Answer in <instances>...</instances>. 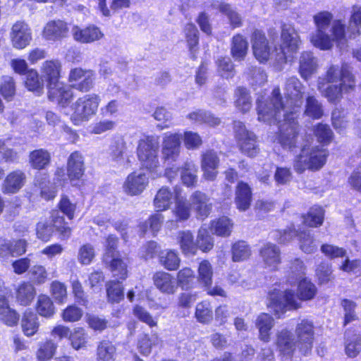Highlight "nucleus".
<instances>
[{
  "label": "nucleus",
  "instance_id": "obj_1",
  "mask_svg": "<svg viewBox=\"0 0 361 361\" xmlns=\"http://www.w3.org/2000/svg\"><path fill=\"white\" fill-rule=\"evenodd\" d=\"M304 86L296 77L288 78L284 95L286 104L281 99L280 89L275 87L269 98L262 97L257 100L259 121L267 124H279L278 142L283 149L293 151L296 147L298 134L297 118L303 104Z\"/></svg>",
  "mask_w": 361,
  "mask_h": 361
},
{
  "label": "nucleus",
  "instance_id": "obj_2",
  "mask_svg": "<svg viewBox=\"0 0 361 361\" xmlns=\"http://www.w3.org/2000/svg\"><path fill=\"white\" fill-rule=\"evenodd\" d=\"M317 293L314 284L306 279L301 280L298 284V297L291 290L281 292L274 289L269 294L270 302L269 307L280 317L286 310H296L300 307L298 299L308 300L312 299Z\"/></svg>",
  "mask_w": 361,
  "mask_h": 361
},
{
  "label": "nucleus",
  "instance_id": "obj_3",
  "mask_svg": "<svg viewBox=\"0 0 361 361\" xmlns=\"http://www.w3.org/2000/svg\"><path fill=\"white\" fill-rule=\"evenodd\" d=\"M327 155L326 149L318 146L304 145L293 161V169L298 173H303L306 169L317 171L325 164Z\"/></svg>",
  "mask_w": 361,
  "mask_h": 361
},
{
  "label": "nucleus",
  "instance_id": "obj_4",
  "mask_svg": "<svg viewBox=\"0 0 361 361\" xmlns=\"http://www.w3.org/2000/svg\"><path fill=\"white\" fill-rule=\"evenodd\" d=\"M159 142L157 137L147 135L139 140L137 156L141 166L151 171H156L160 166Z\"/></svg>",
  "mask_w": 361,
  "mask_h": 361
},
{
  "label": "nucleus",
  "instance_id": "obj_5",
  "mask_svg": "<svg viewBox=\"0 0 361 361\" xmlns=\"http://www.w3.org/2000/svg\"><path fill=\"white\" fill-rule=\"evenodd\" d=\"M301 44L300 37L295 27L288 24H284L281 27V44L279 48L275 47V62L281 66L288 61V58L296 53Z\"/></svg>",
  "mask_w": 361,
  "mask_h": 361
},
{
  "label": "nucleus",
  "instance_id": "obj_6",
  "mask_svg": "<svg viewBox=\"0 0 361 361\" xmlns=\"http://www.w3.org/2000/svg\"><path fill=\"white\" fill-rule=\"evenodd\" d=\"M101 102L99 95L91 93L79 97L71 106L73 111L71 121L76 126L87 121L96 114Z\"/></svg>",
  "mask_w": 361,
  "mask_h": 361
},
{
  "label": "nucleus",
  "instance_id": "obj_7",
  "mask_svg": "<svg viewBox=\"0 0 361 361\" xmlns=\"http://www.w3.org/2000/svg\"><path fill=\"white\" fill-rule=\"evenodd\" d=\"M333 19V14L327 11L317 13L313 16L316 30L310 36L311 43L322 50L331 49V39L327 30Z\"/></svg>",
  "mask_w": 361,
  "mask_h": 361
},
{
  "label": "nucleus",
  "instance_id": "obj_8",
  "mask_svg": "<svg viewBox=\"0 0 361 361\" xmlns=\"http://www.w3.org/2000/svg\"><path fill=\"white\" fill-rule=\"evenodd\" d=\"M324 82L322 78L317 80V89L325 97L328 102L334 104L338 103L343 98V94H348L353 92L355 87V82H340L339 84Z\"/></svg>",
  "mask_w": 361,
  "mask_h": 361
},
{
  "label": "nucleus",
  "instance_id": "obj_9",
  "mask_svg": "<svg viewBox=\"0 0 361 361\" xmlns=\"http://www.w3.org/2000/svg\"><path fill=\"white\" fill-rule=\"evenodd\" d=\"M234 132L242 152L255 157L259 152L255 135L248 131L240 121L234 122Z\"/></svg>",
  "mask_w": 361,
  "mask_h": 361
},
{
  "label": "nucleus",
  "instance_id": "obj_10",
  "mask_svg": "<svg viewBox=\"0 0 361 361\" xmlns=\"http://www.w3.org/2000/svg\"><path fill=\"white\" fill-rule=\"evenodd\" d=\"M252 49L254 56L260 63L276 59L275 49L271 51L268 40L262 31L255 30L251 37Z\"/></svg>",
  "mask_w": 361,
  "mask_h": 361
},
{
  "label": "nucleus",
  "instance_id": "obj_11",
  "mask_svg": "<svg viewBox=\"0 0 361 361\" xmlns=\"http://www.w3.org/2000/svg\"><path fill=\"white\" fill-rule=\"evenodd\" d=\"M182 135L167 132L163 135L161 142L162 159L169 163L174 162L180 153Z\"/></svg>",
  "mask_w": 361,
  "mask_h": 361
},
{
  "label": "nucleus",
  "instance_id": "obj_12",
  "mask_svg": "<svg viewBox=\"0 0 361 361\" xmlns=\"http://www.w3.org/2000/svg\"><path fill=\"white\" fill-rule=\"evenodd\" d=\"M94 72L90 69L75 68L71 70L68 81L76 90L86 92L94 86Z\"/></svg>",
  "mask_w": 361,
  "mask_h": 361
},
{
  "label": "nucleus",
  "instance_id": "obj_13",
  "mask_svg": "<svg viewBox=\"0 0 361 361\" xmlns=\"http://www.w3.org/2000/svg\"><path fill=\"white\" fill-rule=\"evenodd\" d=\"M297 345L302 353L307 354L312 348L314 326L312 322L304 319L298 324L295 329Z\"/></svg>",
  "mask_w": 361,
  "mask_h": 361
},
{
  "label": "nucleus",
  "instance_id": "obj_14",
  "mask_svg": "<svg viewBox=\"0 0 361 361\" xmlns=\"http://www.w3.org/2000/svg\"><path fill=\"white\" fill-rule=\"evenodd\" d=\"M10 38L14 48L23 49L32 40L31 29L25 22L17 21L11 27Z\"/></svg>",
  "mask_w": 361,
  "mask_h": 361
},
{
  "label": "nucleus",
  "instance_id": "obj_15",
  "mask_svg": "<svg viewBox=\"0 0 361 361\" xmlns=\"http://www.w3.org/2000/svg\"><path fill=\"white\" fill-rule=\"evenodd\" d=\"M148 183L149 178L145 173L134 171L127 176L123 189L128 195H139L145 190Z\"/></svg>",
  "mask_w": 361,
  "mask_h": 361
},
{
  "label": "nucleus",
  "instance_id": "obj_16",
  "mask_svg": "<svg viewBox=\"0 0 361 361\" xmlns=\"http://www.w3.org/2000/svg\"><path fill=\"white\" fill-rule=\"evenodd\" d=\"M325 83L355 82V77L353 75L350 67L347 64L341 66L331 65L326 70L324 77H321Z\"/></svg>",
  "mask_w": 361,
  "mask_h": 361
},
{
  "label": "nucleus",
  "instance_id": "obj_17",
  "mask_svg": "<svg viewBox=\"0 0 361 361\" xmlns=\"http://www.w3.org/2000/svg\"><path fill=\"white\" fill-rule=\"evenodd\" d=\"M49 99L61 107H66L73 98V92L67 85L59 82L47 87Z\"/></svg>",
  "mask_w": 361,
  "mask_h": 361
},
{
  "label": "nucleus",
  "instance_id": "obj_18",
  "mask_svg": "<svg viewBox=\"0 0 361 361\" xmlns=\"http://www.w3.org/2000/svg\"><path fill=\"white\" fill-rule=\"evenodd\" d=\"M71 33L73 39L82 44L92 43L104 37L100 28L94 25H90L84 28L74 25L72 27Z\"/></svg>",
  "mask_w": 361,
  "mask_h": 361
},
{
  "label": "nucleus",
  "instance_id": "obj_19",
  "mask_svg": "<svg viewBox=\"0 0 361 361\" xmlns=\"http://www.w3.org/2000/svg\"><path fill=\"white\" fill-rule=\"evenodd\" d=\"M69 29L67 23L61 20L47 22L42 30V37L47 41H59L67 37Z\"/></svg>",
  "mask_w": 361,
  "mask_h": 361
},
{
  "label": "nucleus",
  "instance_id": "obj_20",
  "mask_svg": "<svg viewBox=\"0 0 361 361\" xmlns=\"http://www.w3.org/2000/svg\"><path fill=\"white\" fill-rule=\"evenodd\" d=\"M26 174L21 170H15L10 172L5 178L1 190L4 194H14L18 192L26 182Z\"/></svg>",
  "mask_w": 361,
  "mask_h": 361
},
{
  "label": "nucleus",
  "instance_id": "obj_21",
  "mask_svg": "<svg viewBox=\"0 0 361 361\" xmlns=\"http://www.w3.org/2000/svg\"><path fill=\"white\" fill-rule=\"evenodd\" d=\"M219 165V159L215 152L209 150L204 153L201 161L204 178L208 180H214L218 174Z\"/></svg>",
  "mask_w": 361,
  "mask_h": 361
},
{
  "label": "nucleus",
  "instance_id": "obj_22",
  "mask_svg": "<svg viewBox=\"0 0 361 361\" xmlns=\"http://www.w3.org/2000/svg\"><path fill=\"white\" fill-rule=\"evenodd\" d=\"M27 243L24 240H0V257L8 259L10 257H18L26 252Z\"/></svg>",
  "mask_w": 361,
  "mask_h": 361
},
{
  "label": "nucleus",
  "instance_id": "obj_23",
  "mask_svg": "<svg viewBox=\"0 0 361 361\" xmlns=\"http://www.w3.org/2000/svg\"><path fill=\"white\" fill-rule=\"evenodd\" d=\"M61 63L58 60H47L42 63L40 71L47 82V87L61 82L59 80Z\"/></svg>",
  "mask_w": 361,
  "mask_h": 361
},
{
  "label": "nucleus",
  "instance_id": "obj_24",
  "mask_svg": "<svg viewBox=\"0 0 361 361\" xmlns=\"http://www.w3.org/2000/svg\"><path fill=\"white\" fill-rule=\"evenodd\" d=\"M153 281L156 288L164 294H174L178 289L176 279L168 272L155 273L153 276Z\"/></svg>",
  "mask_w": 361,
  "mask_h": 361
},
{
  "label": "nucleus",
  "instance_id": "obj_25",
  "mask_svg": "<svg viewBox=\"0 0 361 361\" xmlns=\"http://www.w3.org/2000/svg\"><path fill=\"white\" fill-rule=\"evenodd\" d=\"M85 172L84 157L78 151L71 154L67 162V173L71 181L79 180Z\"/></svg>",
  "mask_w": 361,
  "mask_h": 361
},
{
  "label": "nucleus",
  "instance_id": "obj_26",
  "mask_svg": "<svg viewBox=\"0 0 361 361\" xmlns=\"http://www.w3.org/2000/svg\"><path fill=\"white\" fill-rule=\"evenodd\" d=\"M103 262L109 268L114 277L121 280H125L127 278V262L121 257L120 254L110 258L109 255H106Z\"/></svg>",
  "mask_w": 361,
  "mask_h": 361
},
{
  "label": "nucleus",
  "instance_id": "obj_27",
  "mask_svg": "<svg viewBox=\"0 0 361 361\" xmlns=\"http://www.w3.org/2000/svg\"><path fill=\"white\" fill-rule=\"evenodd\" d=\"M190 200L198 218L204 219L209 216L212 210V204L204 193L195 191L191 195Z\"/></svg>",
  "mask_w": 361,
  "mask_h": 361
},
{
  "label": "nucleus",
  "instance_id": "obj_28",
  "mask_svg": "<svg viewBox=\"0 0 361 361\" xmlns=\"http://www.w3.org/2000/svg\"><path fill=\"white\" fill-rule=\"evenodd\" d=\"M299 63L300 75L305 80L310 78L317 71L318 68L317 59L310 51H303L301 54Z\"/></svg>",
  "mask_w": 361,
  "mask_h": 361
},
{
  "label": "nucleus",
  "instance_id": "obj_29",
  "mask_svg": "<svg viewBox=\"0 0 361 361\" xmlns=\"http://www.w3.org/2000/svg\"><path fill=\"white\" fill-rule=\"evenodd\" d=\"M251 202L252 192L250 186L244 182H239L236 186L235 197L237 208L245 212L249 209Z\"/></svg>",
  "mask_w": 361,
  "mask_h": 361
},
{
  "label": "nucleus",
  "instance_id": "obj_30",
  "mask_svg": "<svg viewBox=\"0 0 361 361\" xmlns=\"http://www.w3.org/2000/svg\"><path fill=\"white\" fill-rule=\"evenodd\" d=\"M260 255L266 267L271 270L276 269L281 263L280 251L275 245H265L260 250Z\"/></svg>",
  "mask_w": 361,
  "mask_h": 361
},
{
  "label": "nucleus",
  "instance_id": "obj_31",
  "mask_svg": "<svg viewBox=\"0 0 361 361\" xmlns=\"http://www.w3.org/2000/svg\"><path fill=\"white\" fill-rule=\"evenodd\" d=\"M212 7L219 10L221 13L225 15L233 28L239 27L243 25L241 16L231 5L219 1H214Z\"/></svg>",
  "mask_w": 361,
  "mask_h": 361
},
{
  "label": "nucleus",
  "instance_id": "obj_32",
  "mask_svg": "<svg viewBox=\"0 0 361 361\" xmlns=\"http://www.w3.org/2000/svg\"><path fill=\"white\" fill-rule=\"evenodd\" d=\"M248 42L240 34L235 35L231 42V55L235 61H243L247 56Z\"/></svg>",
  "mask_w": 361,
  "mask_h": 361
},
{
  "label": "nucleus",
  "instance_id": "obj_33",
  "mask_svg": "<svg viewBox=\"0 0 361 361\" xmlns=\"http://www.w3.org/2000/svg\"><path fill=\"white\" fill-rule=\"evenodd\" d=\"M295 342L293 335L287 329H282L277 334L276 345L281 353L290 355L295 350Z\"/></svg>",
  "mask_w": 361,
  "mask_h": 361
},
{
  "label": "nucleus",
  "instance_id": "obj_34",
  "mask_svg": "<svg viewBox=\"0 0 361 361\" xmlns=\"http://www.w3.org/2000/svg\"><path fill=\"white\" fill-rule=\"evenodd\" d=\"M57 344L52 340L48 339L41 341L38 343L37 350L35 353L37 361H49L51 360L57 350Z\"/></svg>",
  "mask_w": 361,
  "mask_h": 361
},
{
  "label": "nucleus",
  "instance_id": "obj_35",
  "mask_svg": "<svg viewBox=\"0 0 361 361\" xmlns=\"http://www.w3.org/2000/svg\"><path fill=\"white\" fill-rule=\"evenodd\" d=\"M17 302L23 306L30 305L35 295V289L29 282L20 283L16 289Z\"/></svg>",
  "mask_w": 361,
  "mask_h": 361
},
{
  "label": "nucleus",
  "instance_id": "obj_36",
  "mask_svg": "<svg viewBox=\"0 0 361 361\" xmlns=\"http://www.w3.org/2000/svg\"><path fill=\"white\" fill-rule=\"evenodd\" d=\"M178 240L182 252L187 256L195 255L197 252V244L194 242L193 235L189 231L178 233Z\"/></svg>",
  "mask_w": 361,
  "mask_h": 361
},
{
  "label": "nucleus",
  "instance_id": "obj_37",
  "mask_svg": "<svg viewBox=\"0 0 361 361\" xmlns=\"http://www.w3.org/2000/svg\"><path fill=\"white\" fill-rule=\"evenodd\" d=\"M256 326L259 329V338L264 342H269L270 340L269 331L274 326L273 318L268 314L262 313L256 320Z\"/></svg>",
  "mask_w": 361,
  "mask_h": 361
},
{
  "label": "nucleus",
  "instance_id": "obj_38",
  "mask_svg": "<svg viewBox=\"0 0 361 361\" xmlns=\"http://www.w3.org/2000/svg\"><path fill=\"white\" fill-rule=\"evenodd\" d=\"M361 34V6H354L348 25L349 39L356 38Z\"/></svg>",
  "mask_w": 361,
  "mask_h": 361
},
{
  "label": "nucleus",
  "instance_id": "obj_39",
  "mask_svg": "<svg viewBox=\"0 0 361 361\" xmlns=\"http://www.w3.org/2000/svg\"><path fill=\"white\" fill-rule=\"evenodd\" d=\"M162 344V341L157 334H145L138 342L140 352L144 355H148L151 353L154 347H159Z\"/></svg>",
  "mask_w": 361,
  "mask_h": 361
},
{
  "label": "nucleus",
  "instance_id": "obj_40",
  "mask_svg": "<svg viewBox=\"0 0 361 361\" xmlns=\"http://www.w3.org/2000/svg\"><path fill=\"white\" fill-rule=\"evenodd\" d=\"M175 199V195L166 187H162L157 192L154 200V204L158 211H164L169 208Z\"/></svg>",
  "mask_w": 361,
  "mask_h": 361
},
{
  "label": "nucleus",
  "instance_id": "obj_41",
  "mask_svg": "<svg viewBox=\"0 0 361 361\" xmlns=\"http://www.w3.org/2000/svg\"><path fill=\"white\" fill-rule=\"evenodd\" d=\"M116 348L109 341H101L97 347V361H115Z\"/></svg>",
  "mask_w": 361,
  "mask_h": 361
},
{
  "label": "nucleus",
  "instance_id": "obj_42",
  "mask_svg": "<svg viewBox=\"0 0 361 361\" xmlns=\"http://www.w3.org/2000/svg\"><path fill=\"white\" fill-rule=\"evenodd\" d=\"M159 262L166 269L174 271L179 267L180 259L176 252L169 250L160 252Z\"/></svg>",
  "mask_w": 361,
  "mask_h": 361
},
{
  "label": "nucleus",
  "instance_id": "obj_43",
  "mask_svg": "<svg viewBox=\"0 0 361 361\" xmlns=\"http://www.w3.org/2000/svg\"><path fill=\"white\" fill-rule=\"evenodd\" d=\"M213 267L208 260H202L197 268V281L203 286H209L212 283Z\"/></svg>",
  "mask_w": 361,
  "mask_h": 361
},
{
  "label": "nucleus",
  "instance_id": "obj_44",
  "mask_svg": "<svg viewBox=\"0 0 361 361\" xmlns=\"http://www.w3.org/2000/svg\"><path fill=\"white\" fill-rule=\"evenodd\" d=\"M177 288L183 290H189L193 287L195 283V273L190 267H183L176 274V280Z\"/></svg>",
  "mask_w": 361,
  "mask_h": 361
},
{
  "label": "nucleus",
  "instance_id": "obj_45",
  "mask_svg": "<svg viewBox=\"0 0 361 361\" xmlns=\"http://www.w3.org/2000/svg\"><path fill=\"white\" fill-rule=\"evenodd\" d=\"M331 39V48L334 43L336 42L338 45L344 44L347 38H349L348 30H345V25L341 20H334L330 29Z\"/></svg>",
  "mask_w": 361,
  "mask_h": 361
},
{
  "label": "nucleus",
  "instance_id": "obj_46",
  "mask_svg": "<svg viewBox=\"0 0 361 361\" xmlns=\"http://www.w3.org/2000/svg\"><path fill=\"white\" fill-rule=\"evenodd\" d=\"M21 326L25 336L35 335L39 326L37 316L32 312H25L22 319Z\"/></svg>",
  "mask_w": 361,
  "mask_h": 361
},
{
  "label": "nucleus",
  "instance_id": "obj_47",
  "mask_svg": "<svg viewBox=\"0 0 361 361\" xmlns=\"http://www.w3.org/2000/svg\"><path fill=\"white\" fill-rule=\"evenodd\" d=\"M107 300L109 302H119L124 298L123 288L117 280H110L106 283Z\"/></svg>",
  "mask_w": 361,
  "mask_h": 361
},
{
  "label": "nucleus",
  "instance_id": "obj_48",
  "mask_svg": "<svg viewBox=\"0 0 361 361\" xmlns=\"http://www.w3.org/2000/svg\"><path fill=\"white\" fill-rule=\"evenodd\" d=\"M233 228V223L226 216H222L211 223V231L213 233L223 237L229 236Z\"/></svg>",
  "mask_w": 361,
  "mask_h": 361
},
{
  "label": "nucleus",
  "instance_id": "obj_49",
  "mask_svg": "<svg viewBox=\"0 0 361 361\" xmlns=\"http://www.w3.org/2000/svg\"><path fill=\"white\" fill-rule=\"evenodd\" d=\"M187 118L191 121L198 123H206L210 126H216L220 123V119L214 117L209 112L197 110L188 114Z\"/></svg>",
  "mask_w": 361,
  "mask_h": 361
},
{
  "label": "nucleus",
  "instance_id": "obj_50",
  "mask_svg": "<svg viewBox=\"0 0 361 361\" xmlns=\"http://www.w3.org/2000/svg\"><path fill=\"white\" fill-rule=\"evenodd\" d=\"M71 347L79 350L87 347V334L85 330L82 327L74 328L69 338Z\"/></svg>",
  "mask_w": 361,
  "mask_h": 361
},
{
  "label": "nucleus",
  "instance_id": "obj_51",
  "mask_svg": "<svg viewBox=\"0 0 361 361\" xmlns=\"http://www.w3.org/2000/svg\"><path fill=\"white\" fill-rule=\"evenodd\" d=\"M50 158V154L43 149L34 150L30 154L31 166L36 169H44L49 164Z\"/></svg>",
  "mask_w": 361,
  "mask_h": 361
},
{
  "label": "nucleus",
  "instance_id": "obj_52",
  "mask_svg": "<svg viewBox=\"0 0 361 361\" xmlns=\"http://www.w3.org/2000/svg\"><path fill=\"white\" fill-rule=\"evenodd\" d=\"M36 310L39 315L47 318L52 317L55 312V307L51 299L45 295H40L38 297Z\"/></svg>",
  "mask_w": 361,
  "mask_h": 361
},
{
  "label": "nucleus",
  "instance_id": "obj_53",
  "mask_svg": "<svg viewBox=\"0 0 361 361\" xmlns=\"http://www.w3.org/2000/svg\"><path fill=\"white\" fill-rule=\"evenodd\" d=\"M176 206L173 213L179 221L187 220L190 215V206L185 199L180 197L178 192L175 194Z\"/></svg>",
  "mask_w": 361,
  "mask_h": 361
},
{
  "label": "nucleus",
  "instance_id": "obj_54",
  "mask_svg": "<svg viewBox=\"0 0 361 361\" xmlns=\"http://www.w3.org/2000/svg\"><path fill=\"white\" fill-rule=\"evenodd\" d=\"M324 215V209L321 207H313L304 216V224L310 227H318L323 223Z\"/></svg>",
  "mask_w": 361,
  "mask_h": 361
},
{
  "label": "nucleus",
  "instance_id": "obj_55",
  "mask_svg": "<svg viewBox=\"0 0 361 361\" xmlns=\"http://www.w3.org/2000/svg\"><path fill=\"white\" fill-rule=\"evenodd\" d=\"M251 255V250L245 241L240 240L232 246V259L234 262L245 260Z\"/></svg>",
  "mask_w": 361,
  "mask_h": 361
},
{
  "label": "nucleus",
  "instance_id": "obj_56",
  "mask_svg": "<svg viewBox=\"0 0 361 361\" xmlns=\"http://www.w3.org/2000/svg\"><path fill=\"white\" fill-rule=\"evenodd\" d=\"M237 97L235 104L236 108L243 113L247 112L252 107V101L247 90L238 87L235 91Z\"/></svg>",
  "mask_w": 361,
  "mask_h": 361
},
{
  "label": "nucleus",
  "instance_id": "obj_57",
  "mask_svg": "<svg viewBox=\"0 0 361 361\" xmlns=\"http://www.w3.org/2000/svg\"><path fill=\"white\" fill-rule=\"evenodd\" d=\"M305 113L315 119H319L323 116L322 106L314 96L307 97Z\"/></svg>",
  "mask_w": 361,
  "mask_h": 361
},
{
  "label": "nucleus",
  "instance_id": "obj_58",
  "mask_svg": "<svg viewBox=\"0 0 361 361\" xmlns=\"http://www.w3.org/2000/svg\"><path fill=\"white\" fill-rule=\"evenodd\" d=\"M345 351L349 357H355L361 350V336L357 334L350 336V332H346Z\"/></svg>",
  "mask_w": 361,
  "mask_h": 361
},
{
  "label": "nucleus",
  "instance_id": "obj_59",
  "mask_svg": "<svg viewBox=\"0 0 361 361\" xmlns=\"http://www.w3.org/2000/svg\"><path fill=\"white\" fill-rule=\"evenodd\" d=\"M195 317L199 322L207 324L213 318L212 310L209 302L204 301L197 303L195 310Z\"/></svg>",
  "mask_w": 361,
  "mask_h": 361
},
{
  "label": "nucleus",
  "instance_id": "obj_60",
  "mask_svg": "<svg viewBox=\"0 0 361 361\" xmlns=\"http://www.w3.org/2000/svg\"><path fill=\"white\" fill-rule=\"evenodd\" d=\"M126 144L123 140L116 141L110 148V157L111 159L118 163H124L126 159Z\"/></svg>",
  "mask_w": 361,
  "mask_h": 361
},
{
  "label": "nucleus",
  "instance_id": "obj_61",
  "mask_svg": "<svg viewBox=\"0 0 361 361\" xmlns=\"http://www.w3.org/2000/svg\"><path fill=\"white\" fill-rule=\"evenodd\" d=\"M51 218L52 227H55L63 238H68L71 234V229L66 224L64 217L60 215L59 212L54 211L51 214Z\"/></svg>",
  "mask_w": 361,
  "mask_h": 361
},
{
  "label": "nucleus",
  "instance_id": "obj_62",
  "mask_svg": "<svg viewBox=\"0 0 361 361\" xmlns=\"http://www.w3.org/2000/svg\"><path fill=\"white\" fill-rule=\"evenodd\" d=\"M181 179L187 186H194L197 183V169L192 163H185L181 171Z\"/></svg>",
  "mask_w": 361,
  "mask_h": 361
},
{
  "label": "nucleus",
  "instance_id": "obj_63",
  "mask_svg": "<svg viewBox=\"0 0 361 361\" xmlns=\"http://www.w3.org/2000/svg\"><path fill=\"white\" fill-rule=\"evenodd\" d=\"M197 249L199 248L202 252H207L212 249L214 243L212 238L209 235L206 228H201L197 234Z\"/></svg>",
  "mask_w": 361,
  "mask_h": 361
},
{
  "label": "nucleus",
  "instance_id": "obj_64",
  "mask_svg": "<svg viewBox=\"0 0 361 361\" xmlns=\"http://www.w3.org/2000/svg\"><path fill=\"white\" fill-rule=\"evenodd\" d=\"M300 248L305 253L310 254L317 249V245L313 236L309 232H302L298 234Z\"/></svg>",
  "mask_w": 361,
  "mask_h": 361
}]
</instances>
